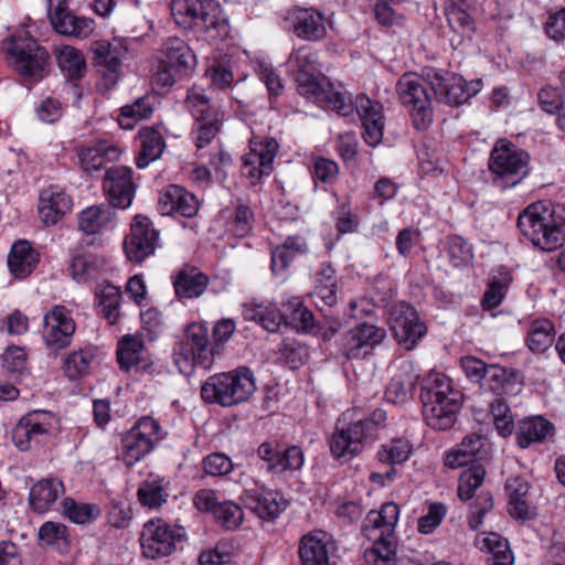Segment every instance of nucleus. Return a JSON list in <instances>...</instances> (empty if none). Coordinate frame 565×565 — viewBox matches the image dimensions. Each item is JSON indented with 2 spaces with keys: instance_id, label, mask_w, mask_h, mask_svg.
I'll return each mask as SVG.
<instances>
[{
  "instance_id": "1",
  "label": "nucleus",
  "mask_w": 565,
  "mask_h": 565,
  "mask_svg": "<svg viewBox=\"0 0 565 565\" xmlns=\"http://www.w3.org/2000/svg\"><path fill=\"white\" fill-rule=\"evenodd\" d=\"M296 83L299 95L322 108L334 110L344 117L355 110L362 121L364 141L372 147L381 143L384 115L383 106L379 102L371 100L363 94L358 95L353 102L348 93L335 90L329 78L321 73L296 75Z\"/></svg>"
},
{
  "instance_id": "2",
  "label": "nucleus",
  "mask_w": 565,
  "mask_h": 565,
  "mask_svg": "<svg viewBox=\"0 0 565 565\" xmlns=\"http://www.w3.org/2000/svg\"><path fill=\"white\" fill-rule=\"evenodd\" d=\"M425 423L435 430L451 428L462 406V395L451 380L441 373H430L420 392Z\"/></svg>"
},
{
  "instance_id": "3",
  "label": "nucleus",
  "mask_w": 565,
  "mask_h": 565,
  "mask_svg": "<svg viewBox=\"0 0 565 565\" xmlns=\"http://www.w3.org/2000/svg\"><path fill=\"white\" fill-rule=\"evenodd\" d=\"M385 420L386 413L380 408L361 418H355L351 411L343 413L329 439L331 454L339 460H351L362 452L366 440L373 438Z\"/></svg>"
},
{
  "instance_id": "4",
  "label": "nucleus",
  "mask_w": 565,
  "mask_h": 565,
  "mask_svg": "<svg viewBox=\"0 0 565 565\" xmlns=\"http://www.w3.org/2000/svg\"><path fill=\"white\" fill-rule=\"evenodd\" d=\"M170 8L179 25L196 28L213 42L223 41L228 35V23L213 1L172 0Z\"/></svg>"
},
{
  "instance_id": "5",
  "label": "nucleus",
  "mask_w": 565,
  "mask_h": 565,
  "mask_svg": "<svg viewBox=\"0 0 565 565\" xmlns=\"http://www.w3.org/2000/svg\"><path fill=\"white\" fill-rule=\"evenodd\" d=\"M184 107L194 119L191 136L196 146L198 157L203 158L204 153L201 150L221 131L225 114L220 105L212 102L205 89L196 86L188 90Z\"/></svg>"
},
{
  "instance_id": "6",
  "label": "nucleus",
  "mask_w": 565,
  "mask_h": 565,
  "mask_svg": "<svg viewBox=\"0 0 565 565\" xmlns=\"http://www.w3.org/2000/svg\"><path fill=\"white\" fill-rule=\"evenodd\" d=\"M530 156L507 139H499L489 157L488 168L494 186L507 190L521 183L529 174Z\"/></svg>"
},
{
  "instance_id": "7",
  "label": "nucleus",
  "mask_w": 565,
  "mask_h": 565,
  "mask_svg": "<svg viewBox=\"0 0 565 565\" xmlns=\"http://www.w3.org/2000/svg\"><path fill=\"white\" fill-rule=\"evenodd\" d=\"M252 371L238 367L235 371L210 376L202 385L201 396L207 403L233 406L246 402L255 392Z\"/></svg>"
},
{
  "instance_id": "8",
  "label": "nucleus",
  "mask_w": 565,
  "mask_h": 565,
  "mask_svg": "<svg viewBox=\"0 0 565 565\" xmlns=\"http://www.w3.org/2000/svg\"><path fill=\"white\" fill-rule=\"evenodd\" d=\"M521 233L537 248L551 252L565 242L563 226L541 202L529 205L518 217Z\"/></svg>"
},
{
  "instance_id": "9",
  "label": "nucleus",
  "mask_w": 565,
  "mask_h": 565,
  "mask_svg": "<svg viewBox=\"0 0 565 565\" xmlns=\"http://www.w3.org/2000/svg\"><path fill=\"white\" fill-rule=\"evenodd\" d=\"M196 66V57L180 38H168L161 47V60L158 72L152 77V84L160 89H168L177 82L192 75Z\"/></svg>"
},
{
  "instance_id": "10",
  "label": "nucleus",
  "mask_w": 565,
  "mask_h": 565,
  "mask_svg": "<svg viewBox=\"0 0 565 565\" xmlns=\"http://www.w3.org/2000/svg\"><path fill=\"white\" fill-rule=\"evenodd\" d=\"M173 361L179 371L190 375L196 366L209 369L213 363V350L209 342L207 329L193 323L173 348Z\"/></svg>"
},
{
  "instance_id": "11",
  "label": "nucleus",
  "mask_w": 565,
  "mask_h": 565,
  "mask_svg": "<svg viewBox=\"0 0 565 565\" xmlns=\"http://www.w3.org/2000/svg\"><path fill=\"white\" fill-rule=\"evenodd\" d=\"M184 537L183 527L171 525L162 519H151L143 524L140 533L141 553L148 559L170 556Z\"/></svg>"
},
{
  "instance_id": "12",
  "label": "nucleus",
  "mask_w": 565,
  "mask_h": 565,
  "mask_svg": "<svg viewBox=\"0 0 565 565\" xmlns=\"http://www.w3.org/2000/svg\"><path fill=\"white\" fill-rule=\"evenodd\" d=\"M427 79L415 73L404 74L397 82L396 90L403 105L409 107L416 129H426L433 121L431 97Z\"/></svg>"
},
{
  "instance_id": "13",
  "label": "nucleus",
  "mask_w": 565,
  "mask_h": 565,
  "mask_svg": "<svg viewBox=\"0 0 565 565\" xmlns=\"http://www.w3.org/2000/svg\"><path fill=\"white\" fill-rule=\"evenodd\" d=\"M94 65L100 74L98 89L108 92L115 87L121 75L122 60L127 54V43L124 39L114 38L111 41L97 40L90 45Z\"/></svg>"
},
{
  "instance_id": "14",
  "label": "nucleus",
  "mask_w": 565,
  "mask_h": 565,
  "mask_svg": "<svg viewBox=\"0 0 565 565\" xmlns=\"http://www.w3.org/2000/svg\"><path fill=\"white\" fill-rule=\"evenodd\" d=\"M57 417L45 411H33L24 415L12 431V440L21 450L46 443L57 429Z\"/></svg>"
},
{
  "instance_id": "15",
  "label": "nucleus",
  "mask_w": 565,
  "mask_h": 565,
  "mask_svg": "<svg viewBox=\"0 0 565 565\" xmlns=\"http://www.w3.org/2000/svg\"><path fill=\"white\" fill-rule=\"evenodd\" d=\"M162 437L161 426L154 418H140L121 439L122 460L132 466L147 456Z\"/></svg>"
},
{
  "instance_id": "16",
  "label": "nucleus",
  "mask_w": 565,
  "mask_h": 565,
  "mask_svg": "<svg viewBox=\"0 0 565 565\" xmlns=\"http://www.w3.org/2000/svg\"><path fill=\"white\" fill-rule=\"evenodd\" d=\"M17 72L26 79L40 81L47 73L50 55L33 39L14 40L9 49Z\"/></svg>"
},
{
  "instance_id": "17",
  "label": "nucleus",
  "mask_w": 565,
  "mask_h": 565,
  "mask_svg": "<svg viewBox=\"0 0 565 565\" xmlns=\"http://www.w3.org/2000/svg\"><path fill=\"white\" fill-rule=\"evenodd\" d=\"M258 458L264 461L265 469L274 476L295 472L301 469L305 455L298 446H285L278 440H266L257 448Z\"/></svg>"
},
{
  "instance_id": "18",
  "label": "nucleus",
  "mask_w": 565,
  "mask_h": 565,
  "mask_svg": "<svg viewBox=\"0 0 565 565\" xmlns=\"http://www.w3.org/2000/svg\"><path fill=\"white\" fill-rule=\"evenodd\" d=\"M390 321L396 341L406 350H413L427 332L416 309L405 301L393 306Z\"/></svg>"
},
{
  "instance_id": "19",
  "label": "nucleus",
  "mask_w": 565,
  "mask_h": 565,
  "mask_svg": "<svg viewBox=\"0 0 565 565\" xmlns=\"http://www.w3.org/2000/svg\"><path fill=\"white\" fill-rule=\"evenodd\" d=\"M160 246V233L152 222L142 215H137L130 226V232L124 241V249L130 262L140 264L154 254Z\"/></svg>"
},
{
  "instance_id": "20",
  "label": "nucleus",
  "mask_w": 565,
  "mask_h": 565,
  "mask_svg": "<svg viewBox=\"0 0 565 565\" xmlns=\"http://www.w3.org/2000/svg\"><path fill=\"white\" fill-rule=\"evenodd\" d=\"M277 151L278 142L274 138L253 137L249 141V151L242 158V174L250 179L252 183L269 175Z\"/></svg>"
},
{
  "instance_id": "21",
  "label": "nucleus",
  "mask_w": 565,
  "mask_h": 565,
  "mask_svg": "<svg viewBox=\"0 0 565 565\" xmlns=\"http://www.w3.org/2000/svg\"><path fill=\"white\" fill-rule=\"evenodd\" d=\"M75 329L71 311L62 305H55L43 317L42 339L49 350H63L71 344Z\"/></svg>"
},
{
  "instance_id": "22",
  "label": "nucleus",
  "mask_w": 565,
  "mask_h": 565,
  "mask_svg": "<svg viewBox=\"0 0 565 565\" xmlns=\"http://www.w3.org/2000/svg\"><path fill=\"white\" fill-rule=\"evenodd\" d=\"M47 13L53 29L62 35L85 39L94 31V21L73 14L65 0H47Z\"/></svg>"
},
{
  "instance_id": "23",
  "label": "nucleus",
  "mask_w": 565,
  "mask_h": 565,
  "mask_svg": "<svg viewBox=\"0 0 565 565\" xmlns=\"http://www.w3.org/2000/svg\"><path fill=\"white\" fill-rule=\"evenodd\" d=\"M132 173L126 166L107 169L103 188L111 206L127 209L131 205L136 192Z\"/></svg>"
},
{
  "instance_id": "24",
  "label": "nucleus",
  "mask_w": 565,
  "mask_h": 565,
  "mask_svg": "<svg viewBox=\"0 0 565 565\" xmlns=\"http://www.w3.org/2000/svg\"><path fill=\"white\" fill-rule=\"evenodd\" d=\"M200 203L196 196L181 185H168L160 193L158 211L161 215L173 217H194L199 212Z\"/></svg>"
},
{
  "instance_id": "25",
  "label": "nucleus",
  "mask_w": 565,
  "mask_h": 565,
  "mask_svg": "<svg viewBox=\"0 0 565 565\" xmlns=\"http://www.w3.org/2000/svg\"><path fill=\"white\" fill-rule=\"evenodd\" d=\"M399 508L386 502L380 511H370L363 522L362 533L370 541H396L394 530L398 521Z\"/></svg>"
},
{
  "instance_id": "26",
  "label": "nucleus",
  "mask_w": 565,
  "mask_h": 565,
  "mask_svg": "<svg viewBox=\"0 0 565 565\" xmlns=\"http://www.w3.org/2000/svg\"><path fill=\"white\" fill-rule=\"evenodd\" d=\"M427 81L436 100L449 106H459L467 102L461 76L445 70L430 68L427 71Z\"/></svg>"
},
{
  "instance_id": "27",
  "label": "nucleus",
  "mask_w": 565,
  "mask_h": 565,
  "mask_svg": "<svg viewBox=\"0 0 565 565\" xmlns=\"http://www.w3.org/2000/svg\"><path fill=\"white\" fill-rule=\"evenodd\" d=\"M242 499L247 509L266 521L277 519L288 505L281 492L270 489L245 490Z\"/></svg>"
},
{
  "instance_id": "28",
  "label": "nucleus",
  "mask_w": 565,
  "mask_h": 565,
  "mask_svg": "<svg viewBox=\"0 0 565 565\" xmlns=\"http://www.w3.org/2000/svg\"><path fill=\"white\" fill-rule=\"evenodd\" d=\"M384 338V329L374 324L362 323L351 329L345 334L342 350L349 359L364 358L370 354L376 345L381 344Z\"/></svg>"
},
{
  "instance_id": "29",
  "label": "nucleus",
  "mask_w": 565,
  "mask_h": 565,
  "mask_svg": "<svg viewBox=\"0 0 565 565\" xmlns=\"http://www.w3.org/2000/svg\"><path fill=\"white\" fill-rule=\"evenodd\" d=\"M72 206L71 196L57 185H49L39 194L38 212L46 226L58 223Z\"/></svg>"
},
{
  "instance_id": "30",
  "label": "nucleus",
  "mask_w": 565,
  "mask_h": 565,
  "mask_svg": "<svg viewBox=\"0 0 565 565\" xmlns=\"http://www.w3.org/2000/svg\"><path fill=\"white\" fill-rule=\"evenodd\" d=\"M489 455L487 440L480 435L469 434L462 441L446 454L445 466L458 469L468 465H477Z\"/></svg>"
},
{
  "instance_id": "31",
  "label": "nucleus",
  "mask_w": 565,
  "mask_h": 565,
  "mask_svg": "<svg viewBox=\"0 0 565 565\" xmlns=\"http://www.w3.org/2000/svg\"><path fill=\"white\" fill-rule=\"evenodd\" d=\"M418 379L419 373L414 364L402 361L385 390L386 401L393 404L406 403L412 397Z\"/></svg>"
},
{
  "instance_id": "32",
  "label": "nucleus",
  "mask_w": 565,
  "mask_h": 565,
  "mask_svg": "<svg viewBox=\"0 0 565 565\" xmlns=\"http://www.w3.org/2000/svg\"><path fill=\"white\" fill-rule=\"evenodd\" d=\"M522 387L520 373L498 364H489L481 388L495 396L516 395Z\"/></svg>"
},
{
  "instance_id": "33",
  "label": "nucleus",
  "mask_w": 565,
  "mask_h": 565,
  "mask_svg": "<svg viewBox=\"0 0 565 565\" xmlns=\"http://www.w3.org/2000/svg\"><path fill=\"white\" fill-rule=\"evenodd\" d=\"M290 19L296 35L307 41H318L326 36L327 29L322 14L312 8H297Z\"/></svg>"
},
{
  "instance_id": "34",
  "label": "nucleus",
  "mask_w": 565,
  "mask_h": 565,
  "mask_svg": "<svg viewBox=\"0 0 565 565\" xmlns=\"http://www.w3.org/2000/svg\"><path fill=\"white\" fill-rule=\"evenodd\" d=\"M209 277L194 266L184 265L173 277V287L178 298L200 297L209 286Z\"/></svg>"
},
{
  "instance_id": "35",
  "label": "nucleus",
  "mask_w": 565,
  "mask_h": 565,
  "mask_svg": "<svg viewBox=\"0 0 565 565\" xmlns=\"http://www.w3.org/2000/svg\"><path fill=\"white\" fill-rule=\"evenodd\" d=\"M242 307L245 320L259 323L268 332H276L284 322L287 323L286 310L280 312L274 305L246 302Z\"/></svg>"
},
{
  "instance_id": "36",
  "label": "nucleus",
  "mask_w": 565,
  "mask_h": 565,
  "mask_svg": "<svg viewBox=\"0 0 565 565\" xmlns=\"http://www.w3.org/2000/svg\"><path fill=\"white\" fill-rule=\"evenodd\" d=\"M324 539L323 532L308 533L301 537L298 547L301 565H330Z\"/></svg>"
},
{
  "instance_id": "37",
  "label": "nucleus",
  "mask_w": 565,
  "mask_h": 565,
  "mask_svg": "<svg viewBox=\"0 0 565 565\" xmlns=\"http://www.w3.org/2000/svg\"><path fill=\"white\" fill-rule=\"evenodd\" d=\"M64 493V486L56 478H47L38 481L30 490V505L43 513Z\"/></svg>"
},
{
  "instance_id": "38",
  "label": "nucleus",
  "mask_w": 565,
  "mask_h": 565,
  "mask_svg": "<svg viewBox=\"0 0 565 565\" xmlns=\"http://www.w3.org/2000/svg\"><path fill=\"white\" fill-rule=\"evenodd\" d=\"M38 263L39 254L28 241H19L12 245L8 257V266L14 277H26Z\"/></svg>"
},
{
  "instance_id": "39",
  "label": "nucleus",
  "mask_w": 565,
  "mask_h": 565,
  "mask_svg": "<svg viewBox=\"0 0 565 565\" xmlns=\"http://www.w3.org/2000/svg\"><path fill=\"white\" fill-rule=\"evenodd\" d=\"M138 137L140 151L136 158V164L139 169H145L150 162L161 157L166 142L160 131L152 127L140 129Z\"/></svg>"
},
{
  "instance_id": "40",
  "label": "nucleus",
  "mask_w": 565,
  "mask_h": 565,
  "mask_svg": "<svg viewBox=\"0 0 565 565\" xmlns=\"http://www.w3.org/2000/svg\"><path fill=\"white\" fill-rule=\"evenodd\" d=\"M553 429L552 423L542 416L525 418L519 424L516 443L521 448H527L533 443H542Z\"/></svg>"
},
{
  "instance_id": "41",
  "label": "nucleus",
  "mask_w": 565,
  "mask_h": 565,
  "mask_svg": "<svg viewBox=\"0 0 565 565\" xmlns=\"http://www.w3.org/2000/svg\"><path fill=\"white\" fill-rule=\"evenodd\" d=\"M118 156L117 147L107 146L104 142L78 150L81 167L88 173L100 170L108 161L117 159Z\"/></svg>"
},
{
  "instance_id": "42",
  "label": "nucleus",
  "mask_w": 565,
  "mask_h": 565,
  "mask_svg": "<svg viewBox=\"0 0 565 565\" xmlns=\"http://www.w3.org/2000/svg\"><path fill=\"white\" fill-rule=\"evenodd\" d=\"M530 486L523 478L514 477L508 479L505 490L509 498V512L515 519L525 520L530 515L527 501Z\"/></svg>"
},
{
  "instance_id": "43",
  "label": "nucleus",
  "mask_w": 565,
  "mask_h": 565,
  "mask_svg": "<svg viewBox=\"0 0 565 565\" xmlns=\"http://www.w3.org/2000/svg\"><path fill=\"white\" fill-rule=\"evenodd\" d=\"M170 482L162 477H150L142 481L137 491L138 501L149 509H158L167 502Z\"/></svg>"
},
{
  "instance_id": "44",
  "label": "nucleus",
  "mask_w": 565,
  "mask_h": 565,
  "mask_svg": "<svg viewBox=\"0 0 565 565\" xmlns=\"http://www.w3.org/2000/svg\"><path fill=\"white\" fill-rule=\"evenodd\" d=\"M554 323L545 318L535 319L530 323L526 343L532 352L542 353L554 343Z\"/></svg>"
},
{
  "instance_id": "45",
  "label": "nucleus",
  "mask_w": 565,
  "mask_h": 565,
  "mask_svg": "<svg viewBox=\"0 0 565 565\" xmlns=\"http://www.w3.org/2000/svg\"><path fill=\"white\" fill-rule=\"evenodd\" d=\"M113 215L114 212L109 205L89 206L78 215V227L87 235L97 234L110 222Z\"/></svg>"
},
{
  "instance_id": "46",
  "label": "nucleus",
  "mask_w": 565,
  "mask_h": 565,
  "mask_svg": "<svg viewBox=\"0 0 565 565\" xmlns=\"http://www.w3.org/2000/svg\"><path fill=\"white\" fill-rule=\"evenodd\" d=\"M56 61L65 77L71 81H78L86 73L85 58L82 52L73 46L62 47L57 52Z\"/></svg>"
},
{
  "instance_id": "47",
  "label": "nucleus",
  "mask_w": 565,
  "mask_h": 565,
  "mask_svg": "<svg viewBox=\"0 0 565 565\" xmlns=\"http://www.w3.org/2000/svg\"><path fill=\"white\" fill-rule=\"evenodd\" d=\"M95 361L92 349H82L70 353L63 364L65 375L71 380H77L89 374Z\"/></svg>"
},
{
  "instance_id": "48",
  "label": "nucleus",
  "mask_w": 565,
  "mask_h": 565,
  "mask_svg": "<svg viewBox=\"0 0 565 565\" xmlns=\"http://www.w3.org/2000/svg\"><path fill=\"white\" fill-rule=\"evenodd\" d=\"M373 546L364 552L361 565H396L397 541H372Z\"/></svg>"
},
{
  "instance_id": "49",
  "label": "nucleus",
  "mask_w": 565,
  "mask_h": 565,
  "mask_svg": "<svg viewBox=\"0 0 565 565\" xmlns=\"http://www.w3.org/2000/svg\"><path fill=\"white\" fill-rule=\"evenodd\" d=\"M284 310L287 313V323L292 324L296 329L311 332L317 328L313 313L303 306L299 298H291L285 302Z\"/></svg>"
},
{
  "instance_id": "50",
  "label": "nucleus",
  "mask_w": 565,
  "mask_h": 565,
  "mask_svg": "<svg viewBox=\"0 0 565 565\" xmlns=\"http://www.w3.org/2000/svg\"><path fill=\"white\" fill-rule=\"evenodd\" d=\"M143 341L138 335L127 334L118 343L117 360L121 369L129 370L141 361Z\"/></svg>"
},
{
  "instance_id": "51",
  "label": "nucleus",
  "mask_w": 565,
  "mask_h": 565,
  "mask_svg": "<svg viewBox=\"0 0 565 565\" xmlns=\"http://www.w3.org/2000/svg\"><path fill=\"white\" fill-rule=\"evenodd\" d=\"M96 297L104 318H106L110 324L116 323L120 315V289L114 285H106L96 292Z\"/></svg>"
},
{
  "instance_id": "52",
  "label": "nucleus",
  "mask_w": 565,
  "mask_h": 565,
  "mask_svg": "<svg viewBox=\"0 0 565 565\" xmlns=\"http://www.w3.org/2000/svg\"><path fill=\"white\" fill-rule=\"evenodd\" d=\"M64 514L74 523L86 524L96 520L100 514V509L94 503H77L71 498L63 501Z\"/></svg>"
},
{
  "instance_id": "53",
  "label": "nucleus",
  "mask_w": 565,
  "mask_h": 565,
  "mask_svg": "<svg viewBox=\"0 0 565 565\" xmlns=\"http://www.w3.org/2000/svg\"><path fill=\"white\" fill-rule=\"evenodd\" d=\"M486 476L483 465L477 463L465 470L459 478L458 495L461 500H470L476 490L482 484Z\"/></svg>"
},
{
  "instance_id": "54",
  "label": "nucleus",
  "mask_w": 565,
  "mask_h": 565,
  "mask_svg": "<svg viewBox=\"0 0 565 565\" xmlns=\"http://www.w3.org/2000/svg\"><path fill=\"white\" fill-rule=\"evenodd\" d=\"M446 17L451 30L461 36H471L475 32V22L472 18L458 3H450L446 8Z\"/></svg>"
},
{
  "instance_id": "55",
  "label": "nucleus",
  "mask_w": 565,
  "mask_h": 565,
  "mask_svg": "<svg viewBox=\"0 0 565 565\" xmlns=\"http://www.w3.org/2000/svg\"><path fill=\"white\" fill-rule=\"evenodd\" d=\"M152 111L149 100L139 98L134 104L121 108L118 122L124 129H132L138 120L148 118Z\"/></svg>"
},
{
  "instance_id": "56",
  "label": "nucleus",
  "mask_w": 565,
  "mask_h": 565,
  "mask_svg": "<svg viewBox=\"0 0 565 565\" xmlns=\"http://www.w3.org/2000/svg\"><path fill=\"white\" fill-rule=\"evenodd\" d=\"M412 452L411 444L405 439H393L382 446L377 452L381 462L387 465H401L405 462Z\"/></svg>"
},
{
  "instance_id": "57",
  "label": "nucleus",
  "mask_w": 565,
  "mask_h": 565,
  "mask_svg": "<svg viewBox=\"0 0 565 565\" xmlns=\"http://www.w3.org/2000/svg\"><path fill=\"white\" fill-rule=\"evenodd\" d=\"M253 224L254 213L252 209L249 205L238 202L235 205L232 218L227 223L230 231L238 237H245L252 232Z\"/></svg>"
},
{
  "instance_id": "58",
  "label": "nucleus",
  "mask_w": 565,
  "mask_h": 565,
  "mask_svg": "<svg viewBox=\"0 0 565 565\" xmlns=\"http://www.w3.org/2000/svg\"><path fill=\"white\" fill-rule=\"evenodd\" d=\"M39 539L46 545H56L58 548H66L70 544L67 526L47 521L39 530Z\"/></svg>"
},
{
  "instance_id": "59",
  "label": "nucleus",
  "mask_w": 565,
  "mask_h": 565,
  "mask_svg": "<svg viewBox=\"0 0 565 565\" xmlns=\"http://www.w3.org/2000/svg\"><path fill=\"white\" fill-rule=\"evenodd\" d=\"M214 518L223 527L235 530L242 524L244 513L238 504L232 501H225L216 507Z\"/></svg>"
},
{
  "instance_id": "60",
  "label": "nucleus",
  "mask_w": 565,
  "mask_h": 565,
  "mask_svg": "<svg viewBox=\"0 0 565 565\" xmlns=\"http://www.w3.org/2000/svg\"><path fill=\"white\" fill-rule=\"evenodd\" d=\"M281 359L291 367L298 369L309 359L308 347L295 339H286L280 348Z\"/></svg>"
},
{
  "instance_id": "61",
  "label": "nucleus",
  "mask_w": 565,
  "mask_h": 565,
  "mask_svg": "<svg viewBox=\"0 0 565 565\" xmlns=\"http://www.w3.org/2000/svg\"><path fill=\"white\" fill-rule=\"evenodd\" d=\"M447 253L451 264L456 267L467 265L473 257L470 244L458 235L448 237Z\"/></svg>"
},
{
  "instance_id": "62",
  "label": "nucleus",
  "mask_w": 565,
  "mask_h": 565,
  "mask_svg": "<svg viewBox=\"0 0 565 565\" xmlns=\"http://www.w3.org/2000/svg\"><path fill=\"white\" fill-rule=\"evenodd\" d=\"M290 63L296 67V75H311L317 70V54L310 46H301L290 55Z\"/></svg>"
},
{
  "instance_id": "63",
  "label": "nucleus",
  "mask_w": 565,
  "mask_h": 565,
  "mask_svg": "<svg viewBox=\"0 0 565 565\" xmlns=\"http://www.w3.org/2000/svg\"><path fill=\"white\" fill-rule=\"evenodd\" d=\"M202 463L205 473L213 477L225 476L234 468L232 459L222 452H214L206 456Z\"/></svg>"
},
{
  "instance_id": "64",
  "label": "nucleus",
  "mask_w": 565,
  "mask_h": 565,
  "mask_svg": "<svg viewBox=\"0 0 565 565\" xmlns=\"http://www.w3.org/2000/svg\"><path fill=\"white\" fill-rule=\"evenodd\" d=\"M446 515V507L443 503H431L425 515L418 519L417 527L423 534L431 533Z\"/></svg>"
}]
</instances>
